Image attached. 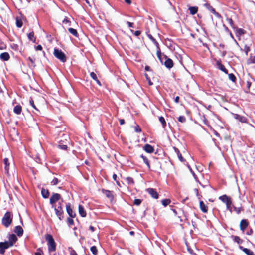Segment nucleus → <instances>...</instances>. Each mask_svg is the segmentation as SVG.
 Instances as JSON below:
<instances>
[{
  "label": "nucleus",
  "mask_w": 255,
  "mask_h": 255,
  "mask_svg": "<svg viewBox=\"0 0 255 255\" xmlns=\"http://www.w3.org/2000/svg\"><path fill=\"white\" fill-rule=\"evenodd\" d=\"M174 150H175V151L176 153V154H177V156L178 157L179 159L181 162H184L185 161V159L182 157L181 154L180 153V151H179V149L178 148H177L174 147Z\"/></svg>",
  "instance_id": "27"
},
{
  "label": "nucleus",
  "mask_w": 255,
  "mask_h": 255,
  "mask_svg": "<svg viewBox=\"0 0 255 255\" xmlns=\"http://www.w3.org/2000/svg\"><path fill=\"white\" fill-rule=\"evenodd\" d=\"M189 10L192 15H194L197 12L198 8L197 7H190Z\"/></svg>",
  "instance_id": "32"
},
{
  "label": "nucleus",
  "mask_w": 255,
  "mask_h": 255,
  "mask_svg": "<svg viewBox=\"0 0 255 255\" xmlns=\"http://www.w3.org/2000/svg\"><path fill=\"white\" fill-rule=\"evenodd\" d=\"M42 251L40 248L37 250V252L35 253V255H42Z\"/></svg>",
  "instance_id": "55"
},
{
  "label": "nucleus",
  "mask_w": 255,
  "mask_h": 255,
  "mask_svg": "<svg viewBox=\"0 0 255 255\" xmlns=\"http://www.w3.org/2000/svg\"><path fill=\"white\" fill-rule=\"evenodd\" d=\"M90 250L92 254L94 255H97L98 254V250L95 246H93L90 248Z\"/></svg>",
  "instance_id": "37"
},
{
  "label": "nucleus",
  "mask_w": 255,
  "mask_h": 255,
  "mask_svg": "<svg viewBox=\"0 0 255 255\" xmlns=\"http://www.w3.org/2000/svg\"><path fill=\"white\" fill-rule=\"evenodd\" d=\"M66 211L69 215V217L71 218H75L76 216V214L75 212L73 211L71 207L70 203H68L66 204Z\"/></svg>",
  "instance_id": "9"
},
{
  "label": "nucleus",
  "mask_w": 255,
  "mask_h": 255,
  "mask_svg": "<svg viewBox=\"0 0 255 255\" xmlns=\"http://www.w3.org/2000/svg\"><path fill=\"white\" fill-rule=\"evenodd\" d=\"M73 218L68 217L67 219V222L69 226H72L74 225V220Z\"/></svg>",
  "instance_id": "45"
},
{
  "label": "nucleus",
  "mask_w": 255,
  "mask_h": 255,
  "mask_svg": "<svg viewBox=\"0 0 255 255\" xmlns=\"http://www.w3.org/2000/svg\"><path fill=\"white\" fill-rule=\"evenodd\" d=\"M60 182V180H58V178L54 177L53 179L51 181V184L52 185H57L59 182Z\"/></svg>",
  "instance_id": "43"
},
{
  "label": "nucleus",
  "mask_w": 255,
  "mask_h": 255,
  "mask_svg": "<svg viewBox=\"0 0 255 255\" xmlns=\"http://www.w3.org/2000/svg\"><path fill=\"white\" fill-rule=\"evenodd\" d=\"M240 249H241L247 255H253V251L248 248H244L242 246H240Z\"/></svg>",
  "instance_id": "22"
},
{
  "label": "nucleus",
  "mask_w": 255,
  "mask_h": 255,
  "mask_svg": "<svg viewBox=\"0 0 255 255\" xmlns=\"http://www.w3.org/2000/svg\"><path fill=\"white\" fill-rule=\"evenodd\" d=\"M244 50L246 53V55H247L248 52L250 51V48L248 45H245L244 46Z\"/></svg>",
  "instance_id": "51"
},
{
  "label": "nucleus",
  "mask_w": 255,
  "mask_h": 255,
  "mask_svg": "<svg viewBox=\"0 0 255 255\" xmlns=\"http://www.w3.org/2000/svg\"><path fill=\"white\" fill-rule=\"evenodd\" d=\"M200 208L203 213H207L208 212V207L203 201H200Z\"/></svg>",
  "instance_id": "17"
},
{
  "label": "nucleus",
  "mask_w": 255,
  "mask_h": 255,
  "mask_svg": "<svg viewBox=\"0 0 255 255\" xmlns=\"http://www.w3.org/2000/svg\"><path fill=\"white\" fill-rule=\"evenodd\" d=\"M90 76L95 81V82L99 85L101 86V84L100 81L98 80L97 75L96 73H95L94 72H92L90 73Z\"/></svg>",
  "instance_id": "21"
},
{
  "label": "nucleus",
  "mask_w": 255,
  "mask_h": 255,
  "mask_svg": "<svg viewBox=\"0 0 255 255\" xmlns=\"http://www.w3.org/2000/svg\"><path fill=\"white\" fill-rule=\"evenodd\" d=\"M140 157L143 159L144 163L147 166L149 169H150V165L148 159L143 155H141Z\"/></svg>",
  "instance_id": "29"
},
{
  "label": "nucleus",
  "mask_w": 255,
  "mask_h": 255,
  "mask_svg": "<svg viewBox=\"0 0 255 255\" xmlns=\"http://www.w3.org/2000/svg\"><path fill=\"white\" fill-rule=\"evenodd\" d=\"M10 244L6 241L0 242V254L3 255L5 250L11 247Z\"/></svg>",
  "instance_id": "6"
},
{
  "label": "nucleus",
  "mask_w": 255,
  "mask_h": 255,
  "mask_svg": "<svg viewBox=\"0 0 255 255\" xmlns=\"http://www.w3.org/2000/svg\"><path fill=\"white\" fill-rule=\"evenodd\" d=\"M28 38L30 41H32L33 42L35 43L36 42V38L34 36V33L33 31L30 32L28 34Z\"/></svg>",
  "instance_id": "26"
},
{
  "label": "nucleus",
  "mask_w": 255,
  "mask_h": 255,
  "mask_svg": "<svg viewBox=\"0 0 255 255\" xmlns=\"http://www.w3.org/2000/svg\"><path fill=\"white\" fill-rule=\"evenodd\" d=\"M52 207L54 208L55 214L58 217L59 220L61 221L64 218V211L62 207V203L59 202L57 206H52Z\"/></svg>",
  "instance_id": "3"
},
{
  "label": "nucleus",
  "mask_w": 255,
  "mask_h": 255,
  "mask_svg": "<svg viewBox=\"0 0 255 255\" xmlns=\"http://www.w3.org/2000/svg\"><path fill=\"white\" fill-rule=\"evenodd\" d=\"M252 233H253V230H252V229H250L249 230H248V231L247 232V233H246V234H247V235H252Z\"/></svg>",
  "instance_id": "63"
},
{
  "label": "nucleus",
  "mask_w": 255,
  "mask_h": 255,
  "mask_svg": "<svg viewBox=\"0 0 255 255\" xmlns=\"http://www.w3.org/2000/svg\"><path fill=\"white\" fill-rule=\"evenodd\" d=\"M79 213L82 217H85L87 215V213L85 210L83 206L82 205H79L78 206Z\"/></svg>",
  "instance_id": "16"
},
{
  "label": "nucleus",
  "mask_w": 255,
  "mask_h": 255,
  "mask_svg": "<svg viewBox=\"0 0 255 255\" xmlns=\"http://www.w3.org/2000/svg\"><path fill=\"white\" fill-rule=\"evenodd\" d=\"M159 120L160 122V123H161L163 128H165V127L166 126V122L164 117L162 116L160 117L159 118Z\"/></svg>",
  "instance_id": "34"
},
{
  "label": "nucleus",
  "mask_w": 255,
  "mask_h": 255,
  "mask_svg": "<svg viewBox=\"0 0 255 255\" xmlns=\"http://www.w3.org/2000/svg\"><path fill=\"white\" fill-rule=\"evenodd\" d=\"M61 199V201L63 202V199L61 198V196L59 193H53L50 198V204L52 206H54V204L58 201Z\"/></svg>",
  "instance_id": "5"
},
{
  "label": "nucleus",
  "mask_w": 255,
  "mask_h": 255,
  "mask_svg": "<svg viewBox=\"0 0 255 255\" xmlns=\"http://www.w3.org/2000/svg\"><path fill=\"white\" fill-rule=\"evenodd\" d=\"M163 57L165 59V61L164 63V65L167 68H171L173 66V62L172 60L170 58H168L166 55H164Z\"/></svg>",
  "instance_id": "8"
},
{
  "label": "nucleus",
  "mask_w": 255,
  "mask_h": 255,
  "mask_svg": "<svg viewBox=\"0 0 255 255\" xmlns=\"http://www.w3.org/2000/svg\"><path fill=\"white\" fill-rule=\"evenodd\" d=\"M135 131L136 132H140L141 131V128H140V127H139L138 125H137V126L135 127Z\"/></svg>",
  "instance_id": "56"
},
{
  "label": "nucleus",
  "mask_w": 255,
  "mask_h": 255,
  "mask_svg": "<svg viewBox=\"0 0 255 255\" xmlns=\"http://www.w3.org/2000/svg\"><path fill=\"white\" fill-rule=\"evenodd\" d=\"M206 6L209 11H210L213 14H214L215 15V16L219 18H221V16L220 15V14L219 13L217 12L215 9L212 6L210 5L209 4H206Z\"/></svg>",
  "instance_id": "14"
},
{
  "label": "nucleus",
  "mask_w": 255,
  "mask_h": 255,
  "mask_svg": "<svg viewBox=\"0 0 255 255\" xmlns=\"http://www.w3.org/2000/svg\"><path fill=\"white\" fill-rule=\"evenodd\" d=\"M13 214L12 212H6L2 218V224L6 228L9 227L12 223Z\"/></svg>",
  "instance_id": "2"
},
{
  "label": "nucleus",
  "mask_w": 255,
  "mask_h": 255,
  "mask_svg": "<svg viewBox=\"0 0 255 255\" xmlns=\"http://www.w3.org/2000/svg\"><path fill=\"white\" fill-rule=\"evenodd\" d=\"M45 239L47 243L49 252H55L56 250V243L53 236L50 234H47L45 235Z\"/></svg>",
  "instance_id": "1"
},
{
  "label": "nucleus",
  "mask_w": 255,
  "mask_h": 255,
  "mask_svg": "<svg viewBox=\"0 0 255 255\" xmlns=\"http://www.w3.org/2000/svg\"><path fill=\"white\" fill-rule=\"evenodd\" d=\"M187 166L188 167V168L189 169V170H190V172L192 173V175L194 177V178L195 179V180H196V181L197 182H199V180H198V177H197L196 175L195 174V173H194V172L193 171V170L192 169L191 166L188 164H187Z\"/></svg>",
  "instance_id": "30"
},
{
  "label": "nucleus",
  "mask_w": 255,
  "mask_h": 255,
  "mask_svg": "<svg viewBox=\"0 0 255 255\" xmlns=\"http://www.w3.org/2000/svg\"><path fill=\"white\" fill-rule=\"evenodd\" d=\"M41 192L42 196L44 198H48V197L49 196V192L48 190L45 189L43 188L41 189Z\"/></svg>",
  "instance_id": "24"
},
{
  "label": "nucleus",
  "mask_w": 255,
  "mask_h": 255,
  "mask_svg": "<svg viewBox=\"0 0 255 255\" xmlns=\"http://www.w3.org/2000/svg\"><path fill=\"white\" fill-rule=\"evenodd\" d=\"M178 121L181 123H184L186 121V118L183 116H180L178 117Z\"/></svg>",
  "instance_id": "52"
},
{
  "label": "nucleus",
  "mask_w": 255,
  "mask_h": 255,
  "mask_svg": "<svg viewBox=\"0 0 255 255\" xmlns=\"http://www.w3.org/2000/svg\"><path fill=\"white\" fill-rule=\"evenodd\" d=\"M157 57L158 58V59H159L160 62L162 64H163L162 58L161 57V53L160 51V49L159 50H158L157 52Z\"/></svg>",
  "instance_id": "48"
},
{
  "label": "nucleus",
  "mask_w": 255,
  "mask_h": 255,
  "mask_svg": "<svg viewBox=\"0 0 255 255\" xmlns=\"http://www.w3.org/2000/svg\"><path fill=\"white\" fill-rule=\"evenodd\" d=\"M29 103H30V105L34 108L38 112H39V110L36 107L35 104H34V102L33 101V100L32 99V98H30V100H29Z\"/></svg>",
  "instance_id": "38"
},
{
  "label": "nucleus",
  "mask_w": 255,
  "mask_h": 255,
  "mask_svg": "<svg viewBox=\"0 0 255 255\" xmlns=\"http://www.w3.org/2000/svg\"><path fill=\"white\" fill-rule=\"evenodd\" d=\"M241 210H242V208H240V207H236L234 206L232 207L233 212L234 211L238 214L240 213Z\"/></svg>",
  "instance_id": "42"
},
{
  "label": "nucleus",
  "mask_w": 255,
  "mask_h": 255,
  "mask_svg": "<svg viewBox=\"0 0 255 255\" xmlns=\"http://www.w3.org/2000/svg\"><path fill=\"white\" fill-rule=\"evenodd\" d=\"M127 24H128V26L129 27H133V23H131V22H129V21H127Z\"/></svg>",
  "instance_id": "61"
},
{
  "label": "nucleus",
  "mask_w": 255,
  "mask_h": 255,
  "mask_svg": "<svg viewBox=\"0 0 255 255\" xmlns=\"http://www.w3.org/2000/svg\"><path fill=\"white\" fill-rule=\"evenodd\" d=\"M4 163L5 164V173L8 174L9 169V163L8 159L7 158L4 159Z\"/></svg>",
  "instance_id": "23"
},
{
  "label": "nucleus",
  "mask_w": 255,
  "mask_h": 255,
  "mask_svg": "<svg viewBox=\"0 0 255 255\" xmlns=\"http://www.w3.org/2000/svg\"><path fill=\"white\" fill-rule=\"evenodd\" d=\"M147 192L151 195V196L154 199H158V194L155 189L153 188H148L147 189Z\"/></svg>",
  "instance_id": "11"
},
{
  "label": "nucleus",
  "mask_w": 255,
  "mask_h": 255,
  "mask_svg": "<svg viewBox=\"0 0 255 255\" xmlns=\"http://www.w3.org/2000/svg\"><path fill=\"white\" fill-rule=\"evenodd\" d=\"M70 255H77V254L75 250H72L70 252Z\"/></svg>",
  "instance_id": "64"
},
{
  "label": "nucleus",
  "mask_w": 255,
  "mask_h": 255,
  "mask_svg": "<svg viewBox=\"0 0 255 255\" xmlns=\"http://www.w3.org/2000/svg\"><path fill=\"white\" fill-rule=\"evenodd\" d=\"M104 193L107 197H110V196L111 195V192L110 191L105 190Z\"/></svg>",
  "instance_id": "57"
},
{
  "label": "nucleus",
  "mask_w": 255,
  "mask_h": 255,
  "mask_svg": "<svg viewBox=\"0 0 255 255\" xmlns=\"http://www.w3.org/2000/svg\"><path fill=\"white\" fill-rule=\"evenodd\" d=\"M68 31L75 37H77L78 36V33L75 29L73 28H69L68 29Z\"/></svg>",
  "instance_id": "28"
},
{
  "label": "nucleus",
  "mask_w": 255,
  "mask_h": 255,
  "mask_svg": "<svg viewBox=\"0 0 255 255\" xmlns=\"http://www.w3.org/2000/svg\"><path fill=\"white\" fill-rule=\"evenodd\" d=\"M14 232L19 237H21L23 234V230L20 226H16L14 229Z\"/></svg>",
  "instance_id": "13"
},
{
  "label": "nucleus",
  "mask_w": 255,
  "mask_h": 255,
  "mask_svg": "<svg viewBox=\"0 0 255 255\" xmlns=\"http://www.w3.org/2000/svg\"><path fill=\"white\" fill-rule=\"evenodd\" d=\"M117 176L116 174H113V179H114V180H115L116 181V183L118 186H120V182L117 180Z\"/></svg>",
  "instance_id": "54"
},
{
  "label": "nucleus",
  "mask_w": 255,
  "mask_h": 255,
  "mask_svg": "<svg viewBox=\"0 0 255 255\" xmlns=\"http://www.w3.org/2000/svg\"><path fill=\"white\" fill-rule=\"evenodd\" d=\"M53 55L56 58L59 59L62 62L64 63L67 60L65 54L61 50H59L57 48H54Z\"/></svg>",
  "instance_id": "4"
},
{
  "label": "nucleus",
  "mask_w": 255,
  "mask_h": 255,
  "mask_svg": "<svg viewBox=\"0 0 255 255\" xmlns=\"http://www.w3.org/2000/svg\"><path fill=\"white\" fill-rule=\"evenodd\" d=\"M61 141H60L59 142V144L58 145V147L61 149H62V150H66L67 148V144H63L61 143Z\"/></svg>",
  "instance_id": "39"
},
{
  "label": "nucleus",
  "mask_w": 255,
  "mask_h": 255,
  "mask_svg": "<svg viewBox=\"0 0 255 255\" xmlns=\"http://www.w3.org/2000/svg\"><path fill=\"white\" fill-rule=\"evenodd\" d=\"M219 199L225 204L228 203V202L231 200V198L226 195L220 196Z\"/></svg>",
  "instance_id": "25"
},
{
  "label": "nucleus",
  "mask_w": 255,
  "mask_h": 255,
  "mask_svg": "<svg viewBox=\"0 0 255 255\" xmlns=\"http://www.w3.org/2000/svg\"><path fill=\"white\" fill-rule=\"evenodd\" d=\"M16 24L17 27L18 28H20L22 26L23 22L20 18L16 17Z\"/></svg>",
  "instance_id": "31"
},
{
  "label": "nucleus",
  "mask_w": 255,
  "mask_h": 255,
  "mask_svg": "<svg viewBox=\"0 0 255 255\" xmlns=\"http://www.w3.org/2000/svg\"><path fill=\"white\" fill-rule=\"evenodd\" d=\"M126 180L128 183L130 185H133L134 183L133 178L130 177L126 178Z\"/></svg>",
  "instance_id": "44"
},
{
  "label": "nucleus",
  "mask_w": 255,
  "mask_h": 255,
  "mask_svg": "<svg viewBox=\"0 0 255 255\" xmlns=\"http://www.w3.org/2000/svg\"><path fill=\"white\" fill-rule=\"evenodd\" d=\"M36 50L41 51L42 50V47L41 45H38L36 47H35Z\"/></svg>",
  "instance_id": "59"
},
{
  "label": "nucleus",
  "mask_w": 255,
  "mask_h": 255,
  "mask_svg": "<svg viewBox=\"0 0 255 255\" xmlns=\"http://www.w3.org/2000/svg\"><path fill=\"white\" fill-rule=\"evenodd\" d=\"M28 59L30 61V62H31L32 65H34V63H35V62H34L35 59H33V58H31V57H29L28 58Z\"/></svg>",
  "instance_id": "60"
},
{
  "label": "nucleus",
  "mask_w": 255,
  "mask_h": 255,
  "mask_svg": "<svg viewBox=\"0 0 255 255\" xmlns=\"http://www.w3.org/2000/svg\"><path fill=\"white\" fill-rule=\"evenodd\" d=\"M63 136L65 137V140L66 141L65 143L67 142H68V139H69V137L67 135L63 134Z\"/></svg>",
  "instance_id": "62"
},
{
  "label": "nucleus",
  "mask_w": 255,
  "mask_h": 255,
  "mask_svg": "<svg viewBox=\"0 0 255 255\" xmlns=\"http://www.w3.org/2000/svg\"><path fill=\"white\" fill-rule=\"evenodd\" d=\"M10 57L8 52H3L0 54V58L3 61H8L9 60Z\"/></svg>",
  "instance_id": "15"
},
{
  "label": "nucleus",
  "mask_w": 255,
  "mask_h": 255,
  "mask_svg": "<svg viewBox=\"0 0 255 255\" xmlns=\"http://www.w3.org/2000/svg\"><path fill=\"white\" fill-rule=\"evenodd\" d=\"M233 117L235 119L238 120L239 121H240L241 123H247V118L244 116L240 115L237 114H233Z\"/></svg>",
  "instance_id": "12"
},
{
  "label": "nucleus",
  "mask_w": 255,
  "mask_h": 255,
  "mask_svg": "<svg viewBox=\"0 0 255 255\" xmlns=\"http://www.w3.org/2000/svg\"><path fill=\"white\" fill-rule=\"evenodd\" d=\"M227 20L229 24L230 25V26L233 28H235V27L234 26L233 21L231 18H227Z\"/></svg>",
  "instance_id": "49"
},
{
  "label": "nucleus",
  "mask_w": 255,
  "mask_h": 255,
  "mask_svg": "<svg viewBox=\"0 0 255 255\" xmlns=\"http://www.w3.org/2000/svg\"><path fill=\"white\" fill-rule=\"evenodd\" d=\"M227 209L230 212H232V201L230 200L228 202V203L226 204Z\"/></svg>",
  "instance_id": "36"
},
{
  "label": "nucleus",
  "mask_w": 255,
  "mask_h": 255,
  "mask_svg": "<svg viewBox=\"0 0 255 255\" xmlns=\"http://www.w3.org/2000/svg\"><path fill=\"white\" fill-rule=\"evenodd\" d=\"M141 203V200L136 199L134 201V204L136 205H139Z\"/></svg>",
  "instance_id": "53"
},
{
  "label": "nucleus",
  "mask_w": 255,
  "mask_h": 255,
  "mask_svg": "<svg viewBox=\"0 0 255 255\" xmlns=\"http://www.w3.org/2000/svg\"><path fill=\"white\" fill-rule=\"evenodd\" d=\"M7 48L6 44L3 42H0V50H5Z\"/></svg>",
  "instance_id": "47"
},
{
  "label": "nucleus",
  "mask_w": 255,
  "mask_h": 255,
  "mask_svg": "<svg viewBox=\"0 0 255 255\" xmlns=\"http://www.w3.org/2000/svg\"><path fill=\"white\" fill-rule=\"evenodd\" d=\"M217 65L218 68L226 74H228V70L220 61H217Z\"/></svg>",
  "instance_id": "19"
},
{
  "label": "nucleus",
  "mask_w": 255,
  "mask_h": 255,
  "mask_svg": "<svg viewBox=\"0 0 255 255\" xmlns=\"http://www.w3.org/2000/svg\"><path fill=\"white\" fill-rule=\"evenodd\" d=\"M245 33V31L244 30L241 29V28H239V29H236V34L237 36H240L241 35H243Z\"/></svg>",
  "instance_id": "41"
},
{
  "label": "nucleus",
  "mask_w": 255,
  "mask_h": 255,
  "mask_svg": "<svg viewBox=\"0 0 255 255\" xmlns=\"http://www.w3.org/2000/svg\"><path fill=\"white\" fill-rule=\"evenodd\" d=\"M229 79L233 82H235L236 80V77L233 73L228 74Z\"/></svg>",
  "instance_id": "40"
},
{
  "label": "nucleus",
  "mask_w": 255,
  "mask_h": 255,
  "mask_svg": "<svg viewBox=\"0 0 255 255\" xmlns=\"http://www.w3.org/2000/svg\"><path fill=\"white\" fill-rule=\"evenodd\" d=\"M62 22L64 24H67L68 25L70 26L71 25V21L69 20L68 17H65V18L62 21Z\"/></svg>",
  "instance_id": "46"
},
{
  "label": "nucleus",
  "mask_w": 255,
  "mask_h": 255,
  "mask_svg": "<svg viewBox=\"0 0 255 255\" xmlns=\"http://www.w3.org/2000/svg\"><path fill=\"white\" fill-rule=\"evenodd\" d=\"M162 204L166 207L171 203V200L169 199H165L161 201Z\"/></svg>",
  "instance_id": "35"
},
{
  "label": "nucleus",
  "mask_w": 255,
  "mask_h": 255,
  "mask_svg": "<svg viewBox=\"0 0 255 255\" xmlns=\"http://www.w3.org/2000/svg\"><path fill=\"white\" fill-rule=\"evenodd\" d=\"M148 38L152 40V41L154 43V44L157 47V48L158 49H159V44L157 42V41L155 40V39H154L153 38V37L151 35V34H149L148 35Z\"/></svg>",
  "instance_id": "33"
},
{
  "label": "nucleus",
  "mask_w": 255,
  "mask_h": 255,
  "mask_svg": "<svg viewBox=\"0 0 255 255\" xmlns=\"http://www.w3.org/2000/svg\"><path fill=\"white\" fill-rule=\"evenodd\" d=\"M233 238H234V241L235 242H237V243L240 244L242 242V240H241V239L239 237L236 236H234Z\"/></svg>",
  "instance_id": "50"
},
{
  "label": "nucleus",
  "mask_w": 255,
  "mask_h": 255,
  "mask_svg": "<svg viewBox=\"0 0 255 255\" xmlns=\"http://www.w3.org/2000/svg\"><path fill=\"white\" fill-rule=\"evenodd\" d=\"M144 150L149 153H151L154 152V148L150 144H146L144 147Z\"/></svg>",
  "instance_id": "18"
},
{
  "label": "nucleus",
  "mask_w": 255,
  "mask_h": 255,
  "mask_svg": "<svg viewBox=\"0 0 255 255\" xmlns=\"http://www.w3.org/2000/svg\"><path fill=\"white\" fill-rule=\"evenodd\" d=\"M249 225V222L246 219H243L241 221L240 224V230L244 232L245 230L247 228Z\"/></svg>",
  "instance_id": "10"
},
{
  "label": "nucleus",
  "mask_w": 255,
  "mask_h": 255,
  "mask_svg": "<svg viewBox=\"0 0 255 255\" xmlns=\"http://www.w3.org/2000/svg\"><path fill=\"white\" fill-rule=\"evenodd\" d=\"M18 238L14 234H10L8 237V241H6L8 243H10V246L12 247L14 244L17 241Z\"/></svg>",
  "instance_id": "7"
},
{
  "label": "nucleus",
  "mask_w": 255,
  "mask_h": 255,
  "mask_svg": "<svg viewBox=\"0 0 255 255\" xmlns=\"http://www.w3.org/2000/svg\"><path fill=\"white\" fill-rule=\"evenodd\" d=\"M250 60V61L249 62V63H255V56L251 57Z\"/></svg>",
  "instance_id": "58"
},
{
  "label": "nucleus",
  "mask_w": 255,
  "mask_h": 255,
  "mask_svg": "<svg viewBox=\"0 0 255 255\" xmlns=\"http://www.w3.org/2000/svg\"><path fill=\"white\" fill-rule=\"evenodd\" d=\"M22 106L20 105H17L15 106H14L13 108V112L15 114L17 115H19L21 114L22 112Z\"/></svg>",
  "instance_id": "20"
}]
</instances>
